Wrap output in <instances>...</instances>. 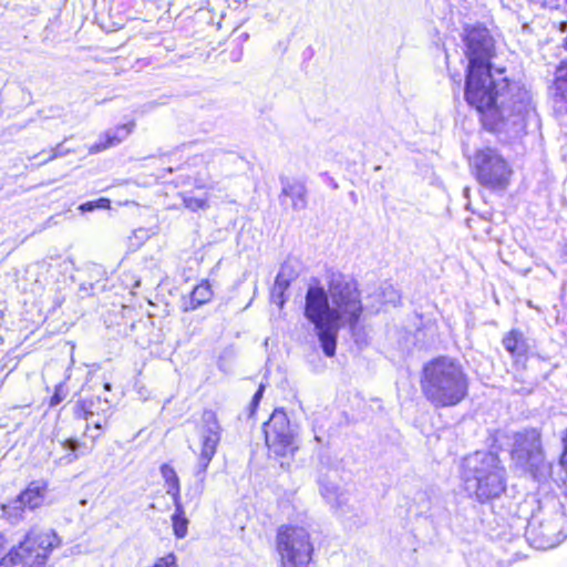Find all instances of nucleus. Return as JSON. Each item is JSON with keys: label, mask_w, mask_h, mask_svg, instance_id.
I'll use <instances>...</instances> for the list:
<instances>
[{"label": "nucleus", "mask_w": 567, "mask_h": 567, "mask_svg": "<svg viewBox=\"0 0 567 567\" xmlns=\"http://www.w3.org/2000/svg\"><path fill=\"white\" fill-rule=\"evenodd\" d=\"M383 297H384V302L392 303V305H396L398 302H400V298H401L399 292L391 285H386L383 288Z\"/></svg>", "instance_id": "27"}, {"label": "nucleus", "mask_w": 567, "mask_h": 567, "mask_svg": "<svg viewBox=\"0 0 567 567\" xmlns=\"http://www.w3.org/2000/svg\"><path fill=\"white\" fill-rule=\"evenodd\" d=\"M48 493V483L43 480L31 482L18 497L27 509L34 511L44 504Z\"/></svg>", "instance_id": "17"}, {"label": "nucleus", "mask_w": 567, "mask_h": 567, "mask_svg": "<svg viewBox=\"0 0 567 567\" xmlns=\"http://www.w3.org/2000/svg\"><path fill=\"white\" fill-rule=\"evenodd\" d=\"M104 389H105V390H110V389H111V384H110V383H105V384H104Z\"/></svg>", "instance_id": "38"}, {"label": "nucleus", "mask_w": 567, "mask_h": 567, "mask_svg": "<svg viewBox=\"0 0 567 567\" xmlns=\"http://www.w3.org/2000/svg\"><path fill=\"white\" fill-rule=\"evenodd\" d=\"M501 75L502 71L496 78L491 68L467 70L465 100L481 114L485 128L518 135L534 112L532 96Z\"/></svg>", "instance_id": "1"}, {"label": "nucleus", "mask_w": 567, "mask_h": 567, "mask_svg": "<svg viewBox=\"0 0 567 567\" xmlns=\"http://www.w3.org/2000/svg\"><path fill=\"white\" fill-rule=\"evenodd\" d=\"M320 494L333 507L341 506L346 501V491L339 483L337 471H329L319 478Z\"/></svg>", "instance_id": "13"}, {"label": "nucleus", "mask_w": 567, "mask_h": 567, "mask_svg": "<svg viewBox=\"0 0 567 567\" xmlns=\"http://www.w3.org/2000/svg\"><path fill=\"white\" fill-rule=\"evenodd\" d=\"M505 349L513 355L520 358L526 354L528 346L522 332L512 330L504 339Z\"/></svg>", "instance_id": "20"}, {"label": "nucleus", "mask_w": 567, "mask_h": 567, "mask_svg": "<svg viewBox=\"0 0 567 567\" xmlns=\"http://www.w3.org/2000/svg\"><path fill=\"white\" fill-rule=\"evenodd\" d=\"M525 536L536 549H550L567 537V520L561 506L556 504L551 511L539 509L528 520Z\"/></svg>", "instance_id": "6"}, {"label": "nucleus", "mask_w": 567, "mask_h": 567, "mask_svg": "<svg viewBox=\"0 0 567 567\" xmlns=\"http://www.w3.org/2000/svg\"><path fill=\"white\" fill-rule=\"evenodd\" d=\"M505 467L495 453L477 451L462 462L465 491L478 502L499 497L505 491Z\"/></svg>", "instance_id": "4"}, {"label": "nucleus", "mask_w": 567, "mask_h": 567, "mask_svg": "<svg viewBox=\"0 0 567 567\" xmlns=\"http://www.w3.org/2000/svg\"><path fill=\"white\" fill-rule=\"evenodd\" d=\"M66 396V393L64 392L63 385L59 384L55 386L54 394L50 399V405L55 406L60 404Z\"/></svg>", "instance_id": "29"}, {"label": "nucleus", "mask_w": 567, "mask_h": 567, "mask_svg": "<svg viewBox=\"0 0 567 567\" xmlns=\"http://www.w3.org/2000/svg\"><path fill=\"white\" fill-rule=\"evenodd\" d=\"M512 458L516 466L529 472L535 478L543 475L547 465L540 447V435L532 429L514 435Z\"/></svg>", "instance_id": "10"}, {"label": "nucleus", "mask_w": 567, "mask_h": 567, "mask_svg": "<svg viewBox=\"0 0 567 567\" xmlns=\"http://www.w3.org/2000/svg\"><path fill=\"white\" fill-rule=\"evenodd\" d=\"M59 544L58 536L52 530H41L33 526L18 546L0 560V567H44L51 550Z\"/></svg>", "instance_id": "5"}, {"label": "nucleus", "mask_w": 567, "mask_h": 567, "mask_svg": "<svg viewBox=\"0 0 567 567\" xmlns=\"http://www.w3.org/2000/svg\"><path fill=\"white\" fill-rule=\"evenodd\" d=\"M362 313L359 290L354 282L340 274L330 277L328 291L309 286L306 293L305 317L315 326L320 346L327 357L336 354L337 337L348 326L354 342L367 344L365 332L358 326Z\"/></svg>", "instance_id": "2"}, {"label": "nucleus", "mask_w": 567, "mask_h": 567, "mask_svg": "<svg viewBox=\"0 0 567 567\" xmlns=\"http://www.w3.org/2000/svg\"><path fill=\"white\" fill-rule=\"evenodd\" d=\"M564 47L567 49V38L564 40Z\"/></svg>", "instance_id": "40"}, {"label": "nucleus", "mask_w": 567, "mask_h": 567, "mask_svg": "<svg viewBox=\"0 0 567 567\" xmlns=\"http://www.w3.org/2000/svg\"><path fill=\"white\" fill-rule=\"evenodd\" d=\"M82 210L91 212L95 208V202H87L80 207Z\"/></svg>", "instance_id": "35"}, {"label": "nucleus", "mask_w": 567, "mask_h": 567, "mask_svg": "<svg viewBox=\"0 0 567 567\" xmlns=\"http://www.w3.org/2000/svg\"><path fill=\"white\" fill-rule=\"evenodd\" d=\"M68 151H63L62 150V146L61 145H58L55 148H52L50 152H49V155L48 157H45L42 163H47L49 161H52L56 157H60V156H63L64 154H66Z\"/></svg>", "instance_id": "30"}, {"label": "nucleus", "mask_w": 567, "mask_h": 567, "mask_svg": "<svg viewBox=\"0 0 567 567\" xmlns=\"http://www.w3.org/2000/svg\"><path fill=\"white\" fill-rule=\"evenodd\" d=\"M264 430L266 444L276 455L288 456L298 450L297 427L290 423L284 410H275Z\"/></svg>", "instance_id": "11"}, {"label": "nucleus", "mask_w": 567, "mask_h": 567, "mask_svg": "<svg viewBox=\"0 0 567 567\" xmlns=\"http://www.w3.org/2000/svg\"><path fill=\"white\" fill-rule=\"evenodd\" d=\"M0 508L3 517L12 525L19 524L24 519L27 507L19 502L18 496L6 504H1Z\"/></svg>", "instance_id": "21"}, {"label": "nucleus", "mask_w": 567, "mask_h": 567, "mask_svg": "<svg viewBox=\"0 0 567 567\" xmlns=\"http://www.w3.org/2000/svg\"><path fill=\"white\" fill-rule=\"evenodd\" d=\"M213 291L207 282L197 285L190 293L192 308H197L210 300Z\"/></svg>", "instance_id": "24"}, {"label": "nucleus", "mask_w": 567, "mask_h": 567, "mask_svg": "<svg viewBox=\"0 0 567 567\" xmlns=\"http://www.w3.org/2000/svg\"><path fill=\"white\" fill-rule=\"evenodd\" d=\"M475 176L480 184L494 190L505 189L512 176V168L503 156L493 148L478 151L473 159Z\"/></svg>", "instance_id": "9"}, {"label": "nucleus", "mask_w": 567, "mask_h": 567, "mask_svg": "<svg viewBox=\"0 0 567 567\" xmlns=\"http://www.w3.org/2000/svg\"><path fill=\"white\" fill-rule=\"evenodd\" d=\"M161 474L165 481L166 493L171 495L173 503H181V484L176 471L171 465L163 464Z\"/></svg>", "instance_id": "18"}, {"label": "nucleus", "mask_w": 567, "mask_h": 567, "mask_svg": "<svg viewBox=\"0 0 567 567\" xmlns=\"http://www.w3.org/2000/svg\"><path fill=\"white\" fill-rule=\"evenodd\" d=\"M62 446L65 450L76 452L81 447V444L76 440L69 439L62 443Z\"/></svg>", "instance_id": "32"}, {"label": "nucleus", "mask_w": 567, "mask_h": 567, "mask_svg": "<svg viewBox=\"0 0 567 567\" xmlns=\"http://www.w3.org/2000/svg\"><path fill=\"white\" fill-rule=\"evenodd\" d=\"M467 70L489 69L494 55V40L488 30L475 27L466 31L465 35Z\"/></svg>", "instance_id": "12"}, {"label": "nucleus", "mask_w": 567, "mask_h": 567, "mask_svg": "<svg viewBox=\"0 0 567 567\" xmlns=\"http://www.w3.org/2000/svg\"><path fill=\"white\" fill-rule=\"evenodd\" d=\"M297 276L298 274L293 266L289 262H285L276 277L274 285V296H276L277 290H280V292L285 291Z\"/></svg>", "instance_id": "22"}, {"label": "nucleus", "mask_w": 567, "mask_h": 567, "mask_svg": "<svg viewBox=\"0 0 567 567\" xmlns=\"http://www.w3.org/2000/svg\"><path fill=\"white\" fill-rule=\"evenodd\" d=\"M264 390H265V386L262 384H260L259 389L257 390V392L252 396V400H251V403H250V409H251L250 414L254 413V410L256 409V406L258 405L259 401L261 400L262 394H264Z\"/></svg>", "instance_id": "31"}, {"label": "nucleus", "mask_w": 567, "mask_h": 567, "mask_svg": "<svg viewBox=\"0 0 567 567\" xmlns=\"http://www.w3.org/2000/svg\"><path fill=\"white\" fill-rule=\"evenodd\" d=\"M284 292L285 291H281L280 293V290H277L276 296H274V291L271 292L272 301L276 302L279 307H282L285 303Z\"/></svg>", "instance_id": "33"}, {"label": "nucleus", "mask_w": 567, "mask_h": 567, "mask_svg": "<svg viewBox=\"0 0 567 567\" xmlns=\"http://www.w3.org/2000/svg\"><path fill=\"white\" fill-rule=\"evenodd\" d=\"M198 434L200 440V451L197 463L194 467V476L196 483L187 492L198 499L205 488L206 472L209 463L214 458L217 446L221 437V426L217 415L212 410H205L202 414L200 424L198 425Z\"/></svg>", "instance_id": "7"}, {"label": "nucleus", "mask_w": 567, "mask_h": 567, "mask_svg": "<svg viewBox=\"0 0 567 567\" xmlns=\"http://www.w3.org/2000/svg\"><path fill=\"white\" fill-rule=\"evenodd\" d=\"M175 513L172 516L174 534L177 538H184L187 534L188 519L181 503H175Z\"/></svg>", "instance_id": "23"}, {"label": "nucleus", "mask_w": 567, "mask_h": 567, "mask_svg": "<svg viewBox=\"0 0 567 567\" xmlns=\"http://www.w3.org/2000/svg\"><path fill=\"white\" fill-rule=\"evenodd\" d=\"M554 100L556 105L565 103L567 110V62H561L556 70Z\"/></svg>", "instance_id": "19"}, {"label": "nucleus", "mask_w": 567, "mask_h": 567, "mask_svg": "<svg viewBox=\"0 0 567 567\" xmlns=\"http://www.w3.org/2000/svg\"><path fill=\"white\" fill-rule=\"evenodd\" d=\"M563 442H564V457L566 458V462H567V427H566V432H565V436L563 439Z\"/></svg>", "instance_id": "37"}, {"label": "nucleus", "mask_w": 567, "mask_h": 567, "mask_svg": "<svg viewBox=\"0 0 567 567\" xmlns=\"http://www.w3.org/2000/svg\"><path fill=\"white\" fill-rule=\"evenodd\" d=\"M421 388L434 408L455 406L468 394V377L457 359L440 355L424 365Z\"/></svg>", "instance_id": "3"}, {"label": "nucleus", "mask_w": 567, "mask_h": 567, "mask_svg": "<svg viewBox=\"0 0 567 567\" xmlns=\"http://www.w3.org/2000/svg\"><path fill=\"white\" fill-rule=\"evenodd\" d=\"M73 414L76 419L112 414V405L107 399H102L101 396L82 399L75 402Z\"/></svg>", "instance_id": "15"}, {"label": "nucleus", "mask_w": 567, "mask_h": 567, "mask_svg": "<svg viewBox=\"0 0 567 567\" xmlns=\"http://www.w3.org/2000/svg\"><path fill=\"white\" fill-rule=\"evenodd\" d=\"M134 128L135 122L131 121L126 124L116 126L113 130L106 131L104 135L100 137L99 142L90 146L89 152L91 154H96L110 147L118 145L131 135Z\"/></svg>", "instance_id": "14"}, {"label": "nucleus", "mask_w": 567, "mask_h": 567, "mask_svg": "<svg viewBox=\"0 0 567 567\" xmlns=\"http://www.w3.org/2000/svg\"><path fill=\"white\" fill-rule=\"evenodd\" d=\"M151 567H177L176 556L169 553L158 559Z\"/></svg>", "instance_id": "28"}, {"label": "nucleus", "mask_w": 567, "mask_h": 567, "mask_svg": "<svg viewBox=\"0 0 567 567\" xmlns=\"http://www.w3.org/2000/svg\"><path fill=\"white\" fill-rule=\"evenodd\" d=\"M110 205V200L106 198H101L97 202H95V208H107Z\"/></svg>", "instance_id": "34"}, {"label": "nucleus", "mask_w": 567, "mask_h": 567, "mask_svg": "<svg viewBox=\"0 0 567 567\" xmlns=\"http://www.w3.org/2000/svg\"><path fill=\"white\" fill-rule=\"evenodd\" d=\"M566 25H567V23H566V22H563V23H561V30H563V31L566 29Z\"/></svg>", "instance_id": "39"}, {"label": "nucleus", "mask_w": 567, "mask_h": 567, "mask_svg": "<svg viewBox=\"0 0 567 567\" xmlns=\"http://www.w3.org/2000/svg\"><path fill=\"white\" fill-rule=\"evenodd\" d=\"M281 567H308L313 553L309 533L302 527L282 526L276 537Z\"/></svg>", "instance_id": "8"}, {"label": "nucleus", "mask_w": 567, "mask_h": 567, "mask_svg": "<svg viewBox=\"0 0 567 567\" xmlns=\"http://www.w3.org/2000/svg\"><path fill=\"white\" fill-rule=\"evenodd\" d=\"M79 455L78 454H69L65 456V462L69 464V463H72L74 462L75 460H78Z\"/></svg>", "instance_id": "36"}, {"label": "nucleus", "mask_w": 567, "mask_h": 567, "mask_svg": "<svg viewBox=\"0 0 567 567\" xmlns=\"http://www.w3.org/2000/svg\"><path fill=\"white\" fill-rule=\"evenodd\" d=\"M112 414H102L101 416H92V417H83L86 421V430L90 431L91 426H93L99 432L95 434H90L92 440H96L101 435V431L105 429L109 424V419Z\"/></svg>", "instance_id": "25"}, {"label": "nucleus", "mask_w": 567, "mask_h": 567, "mask_svg": "<svg viewBox=\"0 0 567 567\" xmlns=\"http://www.w3.org/2000/svg\"><path fill=\"white\" fill-rule=\"evenodd\" d=\"M281 196L289 197L292 200V209L296 212L307 207V187L298 179L280 177Z\"/></svg>", "instance_id": "16"}, {"label": "nucleus", "mask_w": 567, "mask_h": 567, "mask_svg": "<svg viewBox=\"0 0 567 567\" xmlns=\"http://www.w3.org/2000/svg\"><path fill=\"white\" fill-rule=\"evenodd\" d=\"M184 205L192 212L206 209L208 207L207 200L204 198H196L192 196H185L183 198Z\"/></svg>", "instance_id": "26"}]
</instances>
